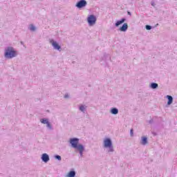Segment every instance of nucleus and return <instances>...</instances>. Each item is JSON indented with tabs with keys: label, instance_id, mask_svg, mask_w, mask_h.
I'll list each match as a JSON object with an SVG mask.
<instances>
[{
	"label": "nucleus",
	"instance_id": "3",
	"mask_svg": "<svg viewBox=\"0 0 177 177\" xmlns=\"http://www.w3.org/2000/svg\"><path fill=\"white\" fill-rule=\"evenodd\" d=\"M96 16L91 15L90 16L88 17L87 18V21L88 23L89 26H95V24H96Z\"/></svg>",
	"mask_w": 177,
	"mask_h": 177
},
{
	"label": "nucleus",
	"instance_id": "23",
	"mask_svg": "<svg viewBox=\"0 0 177 177\" xmlns=\"http://www.w3.org/2000/svg\"><path fill=\"white\" fill-rule=\"evenodd\" d=\"M145 28H146V30H151V28H153V27L150 25H146Z\"/></svg>",
	"mask_w": 177,
	"mask_h": 177
},
{
	"label": "nucleus",
	"instance_id": "21",
	"mask_svg": "<svg viewBox=\"0 0 177 177\" xmlns=\"http://www.w3.org/2000/svg\"><path fill=\"white\" fill-rule=\"evenodd\" d=\"M55 158L56 160H58V161H62V156H60L59 155H55Z\"/></svg>",
	"mask_w": 177,
	"mask_h": 177
},
{
	"label": "nucleus",
	"instance_id": "7",
	"mask_svg": "<svg viewBox=\"0 0 177 177\" xmlns=\"http://www.w3.org/2000/svg\"><path fill=\"white\" fill-rule=\"evenodd\" d=\"M49 160H50V158H49V155H48V153H43L41 155V160L44 162H48Z\"/></svg>",
	"mask_w": 177,
	"mask_h": 177
},
{
	"label": "nucleus",
	"instance_id": "15",
	"mask_svg": "<svg viewBox=\"0 0 177 177\" xmlns=\"http://www.w3.org/2000/svg\"><path fill=\"white\" fill-rule=\"evenodd\" d=\"M150 87L151 89H157L158 88V84L152 82L151 83Z\"/></svg>",
	"mask_w": 177,
	"mask_h": 177
},
{
	"label": "nucleus",
	"instance_id": "26",
	"mask_svg": "<svg viewBox=\"0 0 177 177\" xmlns=\"http://www.w3.org/2000/svg\"><path fill=\"white\" fill-rule=\"evenodd\" d=\"M64 97H65V98L68 97V94L65 95Z\"/></svg>",
	"mask_w": 177,
	"mask_h": 177
},
{
	"label": "nucleus",
	"instance_id": "19",
	"mask_svg": "<svg viewBox=\"0 0 177 177\" xmlns=\"http://www.w3.org/2000/svg\"><path fill=\"white\" fill-rule=\"evenodd\" d=\"M103 59L104 60H111V58L109 54H104Z\"/></svg>",
	"mask_w": 177,
	"mask_h": 177
},
{
	"label": "nucleus",
	"instance_id": "10",
	"mask_svg": "<svg viewBox=\"0 0 177 177\" xmlns=\"http://www.w3.org/2000/svg\"><path fill=\"white\" fill-rule=\"evenodd\" d=\"M126 20H127V19L122 18L121 20L118 21L115 24V27H118L119 26H121V24H122Z\"/></svg>",
	"mask_w": 177,
	"mask_h": 177
},
{
	"label": "nucleus",
	"instance_id": "28",
	"mask_svg": "<svg viewBox=\"0 0 177 177\" xmlns=\"http://www.w3.org/2000/svg\"><path fill=\"white\" fill-rule=\"evenodd\" d=\"M21 44H23V41H21Z\"/></svg>",
	"mask_w": 177,
	"mask_h": 177
},
{
	"label": "nucleus",
	"instance_id": "20",
	"mask_svg": "<svg viewBox=\"0 0 177 177\" xmlns=\"http://www.w3.org/2000/svg\"><path fill=\"white\" fill-rule=\"evenodd\" d=\"M108 149V153H113V151H114V148L113 147V145H111L110 147H107Z\"/></svg>",
	"mask_w": 177,
	"mask_h": 177
},
{
	"label": "nucleus",
	"instance_id": "16",
	"mask_svg": "<svg viewBox=\"0 0 177 177\" xmlns=\"http://www.w3.org/2000/svg\"><path fill=\"white\" fill-rule=\"evenodd\" d=\"M28 30H30V31H35V30H37V28L35 27V26L31 24L29 25Z\"/></svg>",
	"mask_w": 177,
	"mask_h": 177
},
{
	"label": "nucleus",
	"instance_id": "9",
	"mask_svg": "<svg viewBox=\"0 0 177 177\" xmlns=\"http://www.w3.org/2000/svg\"><path fill=\"white\" fill-rule=\"evenodd\" d=\"M128 30V24H124L120 28V30L122 31L123 32H125Z\"/></svg>",
	"mask_w": 177,
	"mask_h": 177
},
{
	"label": "nucleus",
	"instance_id": "17",
	"mask_svg": "<svg viewBox=\"0 0 177 177\" xmlns=\"http://www.w3.org/2000/svg\"><path fill=\"white\" fill-rule=\"evenodd\" d=\"M79 110H80V111H82V113H85V111H86V106L81 105L79 108Z\"/></svg>",
	"mask_w": 177,
	"mask_h": 177
},
{
	"label": "nucleus",
	"instance_id": "4",
	"mask_svg": "<svg viewBox=\"0 0 177 177\" xmlns=\"http://www.w3.org/2000/svg\"><path fill=\"white\" fill-rule=\"evenodd\" d=\"M88 5V3L85 0H80L77 2L75 6L78 9H82V8H85Z\"/></svg>",
	"mask_w": 177,
	"mask_h": 177
},
{
	"label": "nucleus",
	"instance_id": "5",
	"mask_svg": "<svg viewBox=\"0 0 177 177\" xmlns=\"http://www.w3.org/2000/svg\"><path fill=\"white\" fill-rule=\"evenodd\" d=\"M50 44H51L54 49H57V50H60V49H62V47L59 45V44H57V41H55L53 39H50Z\"/></svg>",
	"mask_w": 177,
	"mask_h": 177
},
{
	"label": "nucleus",
	"instance_id": "11",
	"mask_svg": "<svg viewBox=\"0 0 177 177\" xmlns=\"http://www.w3.org/2000/svg\"><path fill=\"white\" fill-rule=\"evenodd\" d=\"M167 99L168 100L167 104L168 106H171V104L174 102V97H172L171 95H167Z\"/></svg>",
	"mask_w": 177,
	"mask_h": 177
},
{
	"label": "nucleus",
	"instance_id": "2",
	"mask_svg": "<svg viewBox=\"0 0 177 177\" xmlns=\"http://www.w3.org/2000/svg\"><path fill=\"white\" fill-rule=\"evenodd\" d=\"M69 143L71 145L73 149H79L80 147H82L83 145L80 143V139L77 138H71L69 140Z\"/></svg>",
	"mask_w": 177,
	"mask_h": 177
},
{
	"label": "nucleus",
	"instance_id": "27",
	"mask_svg": "<svg viewBox=\"0 0 177 177\" xmlns=\"http://www.w3.org/2000/svg\"><path fill=\"white\" fill-rule=\"evenodd\" d=\"M128 15H129V16H131V12H127Z\"/></svg>",
	"mask_w": 177,
	"mask_h": 177
},
{
	"label": "nucleus",
	"instance_id": "25",
	"mask_svg": "<svg viewBox=\"0 0 177 177\" xmlns=\"http://www.w3.org/2000/svg\"><path fill=\"white\" fill-rule=\"evenodd\" d=\"M153 122V119H151V120L149 121V124H152Z\"/></svg>",
	"mask_w": 177,
	"mask_h": 177
},
{
	"label": "nucleus",
	"instance_id": "6",
	"mask_svg": "<svg viewBox=\"0 0 177 177\" xmlns=\"http://www.w3.org/2000/svg\"><path fill=\"white\" fill-rule=\"evenodd\" d=\"M111 146H113V142L111 141V139L106 138L104 140V147L107 149L108 147H111Z\"/></svg>",
	"mask_w": 177,
	"mask_h": 177
},
{
	"label": "nucleus",
	"instance_id": "12",
	"mask_svg": "<svg viewBox=\"0 0 177 177\" xmlns=\"http://www.w3.org/2000/svg\"><path fill=\"white\" fill-rule=\"evenodd\" d=\"M148 141H147V137H142V141H141V145H143V146L147 145Z\"/></svg>",
	"mask_w": 177,
	"mask_h": 177
},
{
	"label": "nucleus",
	"instance_id": "14",
	"mask_svg": "<svg viewBox=\"0 0 177 177\" xmlns=\"http://www.w3.org/2000/svg\"><path fill=\"white\" fill-rule=\"evenodd\" d=\"M75 171L71 170L68 172L67 176L68 177H75Z\"/></svg>",
	"mask_w": 177,
	"mask_h": 177
},
{
	"label": "nucleus",
	"instance_id": "18",
	"mask_svg": "<svg viewBox=\"0 0 177 177\" xmlns=\"http://www.w3.org/2000/svg\"><path fill=\"white\" fill-rule=\"evenodd\" d=\"M40 122H41V124H47L49 121L46 118H42L40 120Z\"/></svg>",
	"mask_w": 177,
	"mask_h": 177
},
{
	"label": "nucleus",
	"instance_id": "24",
	"mask_svg": "<svg viewBox=\"0 0 177 177\" xmlns=\"http://www.w3.org/2000/svg\"><path fill=\"white\" fill-rule=\"evenodd\" d=\"M130 136H133V129H131V130H130Z\"/></svg>",
	"mask_w": 177,
	"mask_h": 177
},
{
	"label": "nucleus",
	"instance_id": "8",
	"mask_svg": "<svg viewBox=\"0 0 177 177\" xmlns=\"http://www.w3.org/2000/svg\"><path fill=\"white\" fill-rule=\"evenodd\" d=\"M76 150H78L80 157L84 156V151H85V147L82 145V147H79Z\"/></svg>",
	"mask_w": 177,
	"mask_h": 177
},
{
	"label": "nucleus",
	"instance_id": "13",
	"mask_svg": "<svg viewBox=\"0 0 177 177\" xmlns=\"http://www.w3.org/2000/svg\"><path fill=\"white\" fill-rule=\"evenodd\" d=\"M111 114H114L115 115L118 113V109L117 108H112L110 111Z\"/></svg>",
	"mask_w": 177,
	"mask_h": 177
},
{
	"label": "nucleus",
	"instance_id": "1",
	"mask_svg": "<svg viewBox=\"0 0 177 177\" xmlns=\"http://www.w3.org/2000/svg\"><path fill=\"white\" fill-rule=\"evenodd\" d=\"M17 56V51L12 46H8L5 48L4 57L6 59H13Z\"/></svg>",
	"mask_w": 177,
	"mask_h": 177
},
{
	"label": "nucleus",
	"instance_id": "22",
	"mask_svg": "<svg viewBox=\"0 0 177 177\" xmlns=\"http://www.w3.org/2000/svg\"><path fill=\"white\" fill-rule=\"evenodd\" d=\"M46 127L47 128H49L50 130L53 129V127H52V125L49 122L46 124Z\"/></svg>",
	"mask_w": 177,
	"mask_h": 177
}]
</instances>
